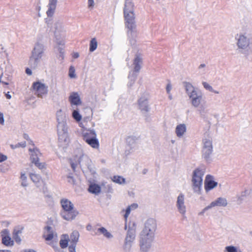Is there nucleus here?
<instances>
[{"instance_id": "nucleus-1", "label": "nucleus", "mask_w": 252, "mask_h": 252, "mask_svg": "<svg viewBox=\"0 0 252 252\" xmlns=\"http://www.w3.org/2000/svg\"><path fill=\"white\" fill-rule=\"evenodd\" d=\"M156 227V222L153 219L148 220L145 223V227L141 235L140 248L142 252H147L150 247Z\"/></svg>"}, {"instance_id": "nucleus-2", "label": "nucleus", "mask_w": 252, "mask_h": 252, "mask_svg": "<svg viewBox=\"0 0 252 252\" xmlns=\"http://www.w3.org/2000/svg\"><path fill=\"white\" fill-rule=\"evenodd\" d=\"M61 204L63 210L62 213V217L67 220H73L77 215L78 212L74 209L73 204L65 198L61 200Z\"/></svg>"}, {"instance_id": "nucleus-3", "label": "nucleus", "mask_w": 252, "mask_h": 252, "mask_svg": "<svg viewBox=\"0 0 252 252\" xmlns=\"http://www.w3.org/2000/svg\"><path fill=\"white\" fill-rule=\"evenodd\" d=\"M185 88L186 92L191 99L192 105L195 107H198L203 99L202 93L196 91L193 86L189 83H185Z\"/></svg>"}, {"instance_id": "nucleus-4", "label": "nucleus", "mask_w": 252, "mask_h": 252, "mask_svg": "<svg viewBox=\"0 0 252 252\" xmlns=\"http://www.w3.org/2000/svg\"><path fill=\"white\" fill-rule=\"evenodd\" d=\"M32 90L34 94L38 97H42L47 94L48 86L40 81H36L32 83Z\"/></svg>"}, {"instance_id": "nucleus-5", "label": "nucleus", "mask_w": 252, "mask_h": 252, "mask_svg": "<svg viewBox=\"0 0 252 252\" xmlns=\"http://www.w3.org/2000/svg\"><path fill=\"white\" fill-rule=\"evenodd\" d=\"M203 173L198 169H195L193 174L192 183L194 189H199L202 183V176Z\"/></svg>"}, {"instance_id": "nucleus-6", "label": "nucleus", "mask_w": 252, "mask_h": 252, "mask_svg": "<svg viewBox=\"0 0 252 252\" xmlns=\"http://www.w3.org/2000/svg\"><path fill=\"white\" fill-rule=\"evenodd\" d=\"M124 18L126 21L125 24L126 26L130 31H132L133 29L135 28V16L133 12H128L126 11L124 12Z\"/></svg>"}, {"instance_id": "nucleus-7", "label": "nucleus", "mask_w": 252, "mask_h": 252, "mask_svg": "<svg viewBox=\"0 0 252 252\" xmlns=\"http://www.w3.org/2000/svg\"><path fill=\"white\" fill-rule=\"evenodd\" d=\"M29 151L32 153L30 157L32 162L34 163L40 169L44 168L46 166L45 163L39 162V158L36 154V152H38L37 149L34 148L33 150L30 149Z\"/></svg>"}, {"instance_id": "nucleus-8", "label": "nucleus", "mask_w": 252, "mask_h": 252, "mask_svg": "<svg viewBox=\"0 0 252 252\" xmlns=\"http://www.w3.org/2000/svg\"><path fill=\"white\" fill-rule=\"evenodd\" d=\"M2 243L5 246H12L14 241L9 236V232L7 229H4L1 232Z\"/></svg>"}, {"instance_id": "nucleus-9", "label": "nucleus", "mask_w": 252, "mask_h": 252, "mask_svg": "<svg viewBox=\"0 0 252 252\" xmlns=\"http://www.w3.org/2000/svg\"><path fill=\"white\" fill-rule=\"evenodd\" d=\"M69 101L71 104V105H78L82 103L81 100L77 93L73 92L72 93L69 97Z\"/></svg>"}, {"instance_id": "nucleus-10", "label": "nucleus", "mask_w": 252, "mask_h": 252, "mask_svg": "<svg viewBox=\"0 0 252 252\" xmlns=\"http://www.w3.org/2000/svg\"><path fill=\"white\" fill-rule=\"evenodd\" d=\"M212 177L210 175H207L206 177L205 181V189L207 190H209L217 185V183L212 180Z\"/></svg>"}, {"instance_id": "nucleus-11", "label": "nucleus", "mask_w": 252, "mask_h": 252, "mask_svg": "<svg viewBox=\"0 0 252 252\" xmlns=\"http://www.w3.org/2000/svg\"><path fill=\"white\" fill-rule=\"evenodd\" d=\"M57 0H49L48 9L46 14L48 17H52L56 8Z\"/></svg>"}, {"instance_id": "nucleus-12", "label": "nucleus", "mask_w": 252, "mask_h": 252, "mask_svg": "<svg viewBox=\"0 0 252 252\" xmlns=\"http://www.w3.org/2000/svg\"><path fill=\"white\" fill-rule=\"evenodd\" d=\"M177 207L181 213L185 214L186 207L184 205V196L182 194H180L178 197Z\"/></svg>"}, {"instance_id": "nucleus-13", "label": "nucleus", "mask_w": 252, "mask_h": 252, "mask_svg": "<svg viewBox=\"0 0 252 252\" xmlns=\"http://www.w3.org/2000/svg\"><path fill=\"white\" fill-rule=\"evenodd\" d=\"M31 180L35 183L37 187L44 186L45 184L41 179L40 176L36 174H31L30 175Z\"/></svg>"}, {"instance_id": "nucleus-14", "label": "nucleus", "mask_w": 252, "mask_h": 252, "mask_svg": "<svg viewBox=\"0 0 252 252\" xmlns=\"http://www.w3.org/2000/svg\"><path fill=\"white\" fill-rule=\"evenodd\" d=\"M237 44L239 48L244 49L249 45V41L245 36L242 35L238 40Z\"/></svg>"}, {"instance_id": "nucleus-15", "label": "nucleus", "mask_w": 252, "mask_h": 252, "mask_svg": "<svg viewBox=\"0 0 252 252\" xmlns=\"http://www.w3.org/2000/svg\"><path fill=\"white\" fill-rule=\"evenodd\" d=\"M85 142L93 148L98 149L99 147V141L97 139L96 136H94V137L91 139H87Z\"/></svg>"}, {"instance_id": "nucleus-16", "label": "nucleus", "mask_w": 252, "mask_h": 252, "mask_svg": "<svg viewBox=\"0 0 252 252\" xmlns=\"http://www.w3.org/2000/svg\"><path fill=\"white\" fill-rule=\"evenodd\" d=\"M147 100L148 99L147 98H140L138 100L140 109L142 111H145L146 112L148 111L149 108L147 104Z\"/></svg>"}, {"instance_id": "nucleus-17", "label": "nucleus", "mask_w": 252, "mask_h": 252, "mask_svg": "<svg viewBox=\"0 0 252 252\" xmlns=\"http://www.w3.org/2000/svg\"><path fill=\"white\" fill-rule=\"evenodd\" d=\"M68 235L67 234H63L62 236L61 239L60 241V245L62 249L66 248L68 246V242L69 241Z\"/></svg>"}, {"instance_id": "nucleus-18", "label": "nucleus", "mask_w": 252, "mask_h": 252, "mask_svg": "<svg viewBox=\"0 0 252 252\" xmlns=\"http://www.w3.org/2000/svg\"><path fill=\"white\" fill-rule=\"evenodd\" d=\"M46 231L43 234V237L47 241L51 240L54 237L53 231L51 230L50 226H46L45 227Z\"/></svg>"}, {"instance_id": "nucleus-19", "label": "nucleus", "mask_w": 252, "mask_h": 252, "mask_svg": "<svg viewBox=\"0 0 252 252\" xmlns=\"http://www.w3.org/2000/svg\"><path fill=\"white\" fill-rule=\"evenodd\" d=\"M186 131V127L184 124H180L176 128V133L178 137H181Z\"/></svg>"}, {"instance_id": "nucleus-20", "label": "nucleus", "mask_w": 252, "mask_h": 252, "mask_svg": "<svg viewBox=\"0 0 252 252\" xmlns=\"http://www.w3.org/2000/svg\"><path fill=\"white\" fill-rule=\"evenodd\" d=\"M88 191L94 194H98L101 191L100 187L96 184H92L89 186Z\"/></svg>"}, {"instance_id": "nucleus-21", "label": "nucleus", "mask_w": 252, "mask_h": 252, "mask_svg": "<svg viewBox=\"0 0 252 252\" xmlns=\"http://www.w3.org/2000/svg\"><path fill=\"white\" fill-rule=\"evenodd\" d=\"M227 205L226 200L224 198H219L216 201L212 202L211 204V207H214L215 206H225Z\"/></svg>"}, {"instance_id": "nucleus-22", "label": "nucleus", "mask_w": 252, "mask_h": 252, "mask_svg": "<svg viewBox=\"0 0 252 252\" xmlns=\"http://www.w3.org/2000/svg\"><path fill=\"white\" fill-rule=\"evenodd\" d=\"M79 237V233L78 231L76 230L73 231L70 235L69 241L71 244H76L78 241Z\"/></svg>"}, {"instance_id": "nucleus-23", "label": "nucleus", "mask_w": 252, "mask_h": 252, "mask_svg": "<svg viewBox=\"0 0 252 252\" xmlns=\"http://www.w3.org/2000/svg\"><path fill=\"white\" fill-rule=\"evenodd\" d=\"M134 4L131 0H126L124 12H133Z\"/></svg>"}, {"instance_id": "nucleus-24", "label": "nucleus", "mask_w": 252, "mask_h": 252, "mask_svg": "<svg viewBox=\"0 0 252 252\" xmlns=\"http://www.w3.org/2000/svg\"><path fill=\"white\" fill-rule=\"evenodd\" d=\"M94 136H96V134L93 130H88L83 133V139L85 141H86L87 139L93 138Z\"/></svg>"}, {"instance_id": "nucleus-25", "label": "nucleus", "mask_w": 252, "mask_h": 252, "mask_svg": "<svg viewBox=\"0 0 252 252\" xmlns=\"http://www.w3.org/2000/svg\"><path fill=\"white\" fill-rule=\"evenodd\" d=\"M135 238V232L132 230H128L126 238V243H130L132 242Z\"/></svg>"}, {"instance_id": "nucleus-26", "label": "nucleus", "mask_w": 252, "mask_h": 252, "mask_svg": "<svg viewBox=\"0 0 252 252\" xmlns=\"http://www.w3.org/2000/svg\"><path fill=\"white\" fill-rule=\"evenodd\" d=\"M97 231V232H94L95 235L103 234V235L107 238H110L112 236L111 234L108 232L104 227H102L101 228H99Z\"/></svg>"}, {"instance_id": "nucleus-27", "label": "nucleus", "mask_w": 252, "mask_h": 252, "mask_svg": "<svg viewBox=\"0 0 252 252\" xmlns=\"http://www.w3.org/2000/svg\"><path fill=\"white\" fill-rule=\"evenodd\" d=\"M142 63V60L139 57L137 56L134 60V71L136 72H138L140 69V64Z\"/></svg>"}, {"instance_id": "nucleus-28", "label": "nucleus", "mask_w": 252, "mask_h": 252, "mask_svg": "<svg viewBox=\"0 0 252 252\" xmlns=\"http://www.w3.org/2000/svg\"><path fill=\"white\" fill-rule=\"evenodd\" d=\"M97 47V42L95 38H93L90 41L89 50L92 52L94 51Z\"/></svg>"}, {"instance_id": "nucleus-29", "label": "nucleus", "mask_w": 252, "mask_h": 252, "mask_svg": "<svg viewBox=\"0 0 252 252\" xmlns=\"http://www.w3.org/2000/svg\"><path fill=\"white\" fill-rule=\"evenodd\" d=\"M212 151V147H203V153L205 158H207L211 154Z\"/></svg>"}, {"instance_id": "nucleus-30", "label": "nucleus", "mask_w": 252, "mask_h": 252, "mask_svg": "<svg viewBox=\"0 0 252 252\" xmlns=\"http://www.w3.org/2000/svg\"><path fill=\"white\" fill-rule=\"evenodd\" d=\"M113 181L119 184H123L125 182V179L119 176H114L113 178Z\"/></svg>"}, {"instance_id": "nucleus-31", "label": "nucleus", "mask_w": 252, "mask_h": 252, "mask_svg": "<svg viewBox=\"0 0 252 252\" xmlns=\"http://www.w3.org/2000/svg\"><path fill=\"white\" fill-rule=\"evenodd\" d=\"M72 117L77 122H79L82 119V116L77 110L73 111Z\"/></svg>"}, {"instance_id": "nucleus-32", "label": "nucleus", "mask_w": 252, "mask_h": 252, "mask_svg": "<svg viewBox=\"0 0 252 252\" xmlns=\"http://www.w3.org/2000/svg\"><path fill=\"white\" fill-rule=\"evenodd\" d=\"M202 84L204 87L206 89L209 90L210 92H214L215 93L218 94L219 92L217 91H215L213 88L207 82H204L202 83Z\"/></svg>"}, {"instance_id": "nucleus-33", "label": "nucleus", "mask_w": 252, "mask_h": 252, "mask_svg": "<svg viewBox=\"0 0 252 252\" xmlns=\"http://www.w3.org/2000/svg\"><path fill=\"white\" fill-rule=\"evenodd\" d=\"M75 73V69L74 67L72 66H71L69 69V76L71 78H75L76 74Z\"/></svg>"}, {"instance_id": "nucleus-34", "label": "nucleus", "mask_w": 252, "mask_h": 252, "mask_svg": "<svg viewBox=\"0 0 252 252\" xmlns=\"http://www.w3.org/2000/svg\"><path fill=\"white\" fill-rule=\"evenodd\" d=\"M225 250L227 252H237L238 251L236 247L232 246H227L225 247Z\"/></svg>"}, {"instance_id": "nucleus-35", "label": "nucleus", "mask_w": 252, "mask_h": 252, "mask_svg": "<svg viewBox=\"0 0 252 252\" xmlns=\"http://www.w3.org/2000/svg\"><path fill=\"white\" fill-rule=\"evenodd\" d=\"M131 209L130 207H128L125 211V214L124 215V218L126 222L127 221V218L130 213Z\"/></svg>"}, {"instance_id": "nucleus-36", "label": "nucleus", "mask_w": 252, "mask_h": 252, "mask_svg": "<svg viewBox=\"0 0 252 252\" xmlns=\"http://www.w3.org/2000/svg\"><path fill=\"white\" fill-rule=\"evenodd\" d=\"M76 245V244H70V245L69 246V248H68L69 252H76V251H75Z\"/></svg>"}, {"instance_id": "nucleus-37", "label": "nucleus", "mask_w": 252, "mask_h": 252, "mask_svg": "<svg viewBox=\"0 0 252 252\" xmlns=\"http://www.w3.org/2000/svg\"><path fill=\"white\" fill-rule=\"evenodd\" d=\"M88 7L92 9L94 6V0H88Z\"/></svg>"}, {"instance_id": "nucleus-38", "label": "nucleus", "mask_w": 252, "mask_h": 252, "mask_svg": "<svg viewBox=\"0 0 252 252\" xmlns=\"http://www.w3.org/2000/svg\"><path fill=\"white\" fill-rule=\"evenodd\" d=\"M7 158L6 156L0 153V162L4 161L7 159Z\"/></svg>"}, {"instance_id": "nucleus-39", "label": "nucleus", "mask_w": 252, "mask_h": 252, "mask_svg": "<svg viewBox=\"0 0 252 252\" xmlns=\"http://www.w3.org/2000/svg\"><path fill=\"white\" fill-rule=\"evenodd\" d=\"M204 147H212L211 142L209 140H207L204 142Z\"/></svg>"}, {"instance_id": "nucleus-40", "label": "nucleus", "mask_w": 252, "mask_h": 252, "mask_svg": "<svg viewBox=\"0 0 252 252\" xmlns=\"http://www.w3.org/2000/svg\"><path fill=\"white\" fill-rule=\"evenodd\" d=\"M13 238L17 243H19L21 242V239L18 235H13Z\"/></svg>"}, {"instance_id": "nucleus-41", "label": "nucleus", "mask_w": 252, "mask_h": 252, "mask_svg": "<svg viewBox=\"0 0 252 252\" xmlns=\"http://www.w3.org/2000/svg\"><path fill=\"white\" fill-rule=\"evenodd\" d=\"M4 123V118L3 114L0 112V124L3 125Z\"/></svg>"}, {"instance_id": "nucleus-42", "label": "nucleus", "mask_w": 252, "mask_h": 252, "mask_svg": "<svg viewBox=\"0 0 252 252\" xmlns=\"http://www.w3.org/2000/svg\"><path fill=\"white\" fill-rule=\"evenodd\" d=\"M22 229L21 230H14L13 232V235H17L22 232Z\"/></svg>"}, {"instance_id": "nucleus-43", "label": "nucleus", "mask_w": 252, "mask_h": 252, "mask_svg": "<svg viewBox=\"0 0 252 252\" xmlns=\"http://www.w3.org/2000/svg\"><path fill=\"white\" fill-rule=\"evenodd\" d=\"M72 56L74 59H77L79 57V55L77 52H74L72 54Z\"/></svg>"}, {"instance_id": "nucleus-44", "label": "nucleus", "mask_w": 252, "mask_h": 252, "mask_svg": "<svg viewBox=\"0 0 252 252\" xmlns=\"http://www.w3.org/2000/svg\"><path fill=\"white\" fill-rule=\"evenodd\" d=\"M166 91L168 94L170 93V92L171 90V86L170 84H168L166 86Z\"/></svg>"}, {"instance_id": "nucleus-45", "label": "nucleus", "mask_w": 252, "mask_h": 252, "mask_svg": "<svg viewBox=\"0 0 252 252\" xmlns=\"http://www.w3.org/2000/svg\"><path fill=\"white\" fill-rule=\"evenodd\" d=\"M128 207H130L131 209H135L138 207V205L137 204H132L130 206H129Z\"/></svg>"}, {"instance_id": "nucleus-46", "label": "nucleus", "mask_w": 252, "mask_h": 252, "mask_svg": "<svg viewBox=\"0 0 252 252\" xmlns=\"http://www.w3.org/2000/svg\"><path fill=\"white\" fill-rule=\"evenodd\" d=\"M26 72L27 74L29 75H31L32 73L31 70L29 68H26Z\"/></svg>"}, {"instance_id": "nucleus-47", "label": "nucleus", "mask_w": 252, "mask_h": 252, "mask_svg": "<svg viewBox=\"0 0 252 252\" xmlns=\"http://www.w3.org/2000/svg\"><path fill=\"white\" fill-rule=\"evenodd\" d=\"M5 96H6V98H7L8 99H9L11 98V96L10 94H9V92H8L7 94H5Z\"/></svg>"}, {"instance_id": "nucleus-48", "label": "nucleus", "mask_w": 252, "mask_h": 252, "mask_svg": "<svg viewBox=\"0 0 252 252\" xmlns=\"http://www.w3.org/2000/svg\"><path fill=\"white\" fill-rule=\"evenodd\" d=\"M92 228V226L90 224L88 225L86 227L87 229L89 231H91Z\"/></svg>"}, {"instance_id": "nucleus-49", "label": "nucleus", "mask_w": 252, "mask_h": 252, "mask_svg": "<svg viewBox=\"0 0 252 252\" xmlns=\"http://www.w3.org/2000/svg\"><path fill=\"white\" fill-rule=\"evenodd\" d=\"M21 178L22 180H25L26 179V177L25 176L24 174H22L21 176Z\"/></svg>"}, {"instance_id": "nucleus-50", "label": "nucleus", "mask_w": 252, "mask_h": 252, "mask_svg": "<svg viewBox=\"0 0 252 252\" xmlns=\"http://www.w3.org/2000/svg\"><path fill=\"white\" fill-rule=\"evenodd\" d=\"M0 252H11L9 250H0Z\"/></svg>"}, {"instance_id": "nucleus-51", "label": "nucleus", "mask_w": 252, "mask_h": 252, "mask_svg": "<svg viewBox=\"0 0 252 252\" xmlns=\"http://www.w3.org/2000/svg\"><path fill=\"white\" fill-rule=\"evenodd\" d=\"M35 52V49L34 48V50H33V52H32V57L31 58V59H32V58H33V56H34V55H34V53Z\"/></svg>"}, {"instance_id": "nucleus-52", "label": "nucleus", "mask_w": 252, "mask_h": 252, "mask_svg": "<svg viewBox=\"0 0 252 252\" xmlns=\"http://www.w3.org/2000/svg\"><path fill=\"white\" fill-rule=\"evenodd\" d=\"M28 252H36L32 250H30L28 251Z\"/></svg>"}, {"instance_id": "nucleus-53", "label": "nucleus", "mask_w": 252, "mask_h": 252, "mask_svg": "<svg viewBox=\"0 0 252 252\" xmlns=\"http://www.w3.org/2000/svg\"><path fill=\"white\" fill-rule=\"evenodd\" d=\"M22 186H26V185H27L26 184H25V183H24V182H23L22 183Z\"/></svg>"}, {"instance_id": "nucleus-54", "label": "nucleus", "mask_w": 252, "mask_h": 252, "mask_svg": "<svg viewBox=\"0 0 252 252\" xmlns=\"http://www.w3.org/2000/svg\"><path fill=\"white\" fill-rule=\"evenodd\" d=\"M204 66H205V65H204V64H201V65H200V66H201V67H204Z\"/></svg>"}, {"instance_id": "nucleus-55", "label": "nucleus", "mask_w": 252, "mask_h": 252, "mask_svg": "<svg viewBox=\"0 0 252 252\" xmlns=\"http://www.w3.org/2000/svg\"><path fill=\"white\" fill-rule=\"evenodd\" d=\"M237 252H242L241 250H238V251H237Z\"/></svg>"}, {"instance_id": "nucleus-56", "label": "nucleus", "mask_w": 252, "mask_h": 252, "mask_svg": "<svg viewBox=\"0 0 252 252\" xmlns=\"http://www.w3.org/2000/svg\"><path fill=\"white\" fill-rule=\"evenodd\" d=\"M4 84H6V85H7L8 83H3Z\"/></svg>"}, {"instance_id": "nucleus-57", "label": "nucleus", "mask_w": 252, "mask_h": 252, "mask_svg": "<svg viewBox=\"0 0 252 252\" xmlns=\"http://www.w3.org/2000/svg\"><path fill=\"white\" fill-rule=\"evenodd\" d=\"M26 136H28V135L26 134H25V138H26Z\"/></svg>"}, {"instance_id": "nucleus-58", "label": "nucleus", "mask_w": 252, "mask_h": 252, "mask_svg": "<svg viewBox=\"0 0 252 252\" xmlns=\"http://www.w3.org/2000/svg\"><path fill=\"white\" fill-rule=\"evenodd\" d=\"M34 59H35V60H37V58H35Z\"/></svg>"}]
</instances>
